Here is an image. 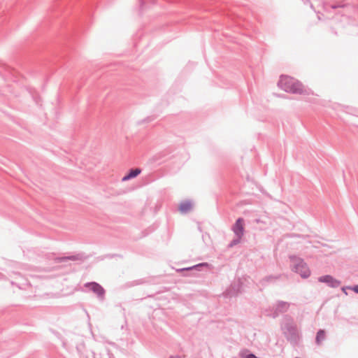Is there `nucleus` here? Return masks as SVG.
I'll return each mask as SVG.
<instances>
[{"mask_svg": "<svg viewBox=\"0 0 358 358\" xmlns=\"http://www.w3.org/2000/svg\"><path fill=\"white\" fill-rule=\"evenodd\" d=\"M280 329L285 338L292 346L296 347L299 345L302 334L292 316L284 315Z\"/></svg>", "mask_w": 358, "mask_h": 358, "instance_id": "nucleus-1", "label": "nucleus"}, {"mask_svg": "<svg viewBox=\"0 0 358 358\" xmlns=\"http://www.w3.org/2000/svg\"><path fill=\"white\" fill-rule=\"evenodd\" d=\"M278 86L286 92L296 94H310V90H306L303 84L292 77L281 76Z\"/></svg>", "mask_w": 358, "mask_h": 358, "instance_id": "nucleus-2", "label": "nucleus"}, {"mask_svg": "<svg viewBox=\"0 0 358 358\" xmlns=\"http://www.w3.org/2000/svg\"><path fill=\"white\" fill-rule=\"evenodd\" d=\"M289 258L294 264L292 268V271L299 274L304 279L308 278L310 275V271L303 259L296 256H290Z\"/></svg>", "mask_w": 358, "mask_h": 358, "instance_id": "nucleus-3", "label": "nucleus"}, {"mask_svg": "<svg viewBox=\"0 0 358 358\" xmlns=\"http://www.w3.org/2000/svg\"><path fill=\"white\" fill-rule=\"evenodd\" d=\"M84 287L96 294L101 299L104 298L105 289L96 282H88L84 285Z\"/></svg>", "mask_w": 358, "mask_h": 358, "instance_id": "nucleus-4", "label": "nucleus"}, {"mask_svg": "<svg viewBox=\"0 0 358 358\" xmlns=\"http://www.w3.org/2000/svg\"><path fill=\"white\" fill-rule=\"evenodd\" d=\"M318 281L320 282L326 283L329 287L337 288L341 285V281L334 278L331 275H324L319 277Z\"/></svg>", "mask_w": 358, "mask_h": 358, "instance_id": "nucleus-5", "label": "nucleus"}, {"mask_svg": "<svg viewBox=\"0 0 358 358\" xmlns=\"http://www.w3.org/2000/svg\"><path fill=\"white\" fill-rule=\"evenodd\" d=\"M232 230L236 237L242 238L244 235V220L242 217H238L235 224L233 225Z\"/></svg>", "mask_w": 358, "mask_h": 358, "instance_id": "nucleus-6", "label": "nucleus"}, {"mask_svg": "<svg viewBox=\"0 0 358 358\" xmlns=\"http://www.w3.org/2000/svg\"><path fill=\"white\" fill-rule=\"evenodd\" d=\"M242 282L238 280L233 282L229 289H227V295L229 297L236 296L241 292Z\"/></svg>", "mask_w": 358, "mask_h": 358, "instance_id": "nucleus-7", "label": "nucleus"}, {"mask_svg": "<svg viewBox=\"0 0 358 358\" xmlns=\"http://www.w3.org/2000/svg\"><path fill=\"white\" fill-rule=\"evenodd\" d=\"M289 307V303L283 301H278L275 311L273 313V317L278 316L280 313H283L287 311Z\"/></svg>", "mask_w": 358, "mask_h": 358, "instance_id": "nucleus-8", "label": "nucleus"}, {"mask_svg": "<svg viewBox=\"0 0 358 358\" xmlns=\"http://www.w3.org/2000/svg\"><path fill=\"white\" fill-rule=\"evenodd\" d=\"M86 257H85L84 254L80 253L75 255H69V256H64L61 257H57V261L58 262H64L68 260L71 261H77V260H83Z\"/></svg>", "mask_w": 358, "mask_h": 358, "instance_id": "nucleus-9", "label": "nucleus"}, {"mask_svg": "<svg viewBox=\"0 0 358 358\" xmlns=\"http://www.w3.org/2000/svg\"><path fill=\"white\" fill-rule=\"evenodd\" d=\"M141 173V169L139 168L131 169L129 170L128 173L124 176L122 178V182H125L131 179L135 178Z\"/></svg>", "mask_w": 358, "mask_h": 358, "instance_id": "nucleus-10", "label": "nucleus"}, {"mask_svg": "<svg viewBox=\"0 0 358 358\" xmlns=\"http://www.w3.org/2000/svg\"><path fill=\"white\" fill-rule=\"evenodd\" d=\"M281 277V275H267L266 277H264V278H262L260 281H259V284L263 286V287H265L266 286L268 283H271V282H275L276 280H278L280 279Z\"/></svg>", "mask_w": 358, "mask_h": 358, "instance_id": "nucleus-11", "label": "nucleus"}, {"mask_svg": "<svg viewBox=\"0 0 358 358\" xmlns=\"http://www.w3.org/2000/svg\"><path fill=\"white\" fill-rule=\"evenodd\" d=\"M192 203L190 201L186 200L180 203L178 209L182 213H187L191 210Z\"/></svg>", "mask_w": 358, "mask_h": 358, "instance_id": "nucleus-12", "label": "nucleus"}, {"mask_svg": "<svg viewBox=\"0 0 358 358\" xmlns=\"http://www.w3.org/2000/svg\"><path fill=\"white\" fill-rule=\"evenodd\" d=\"M208 266V263H200V264H196L193 266L179 269L178 271H192L194 269L199 271L200 270L199 268L203 267V266Z\"/></svg>", "mask_w": 358, "mask_h": 358, "instance_id": "nucleus-13", "label": "nucleus"}, {"mask_svg": "<svg viewBox=\"0 0 358 358\" xmlns=\"http://www.w3.org/2000/svg\"><path fill=\"white\" fill-rule=\"evenodd\" d=\"M325 339V331L323 329H320L316 334L315 342L320 345L322 341Z\"/></svg>", "mask_w": 358, "mask_h": 358, "instance_id": "nucleus-14", "label": "nucleus"}, {"mask_svg": "<svg viewBox=\"0 0 358 358\" xmlns=\"http://www.w3.org/2000/svg\"><path fill=\"white\" fill-rule=\"evenodd\" d=\"M241 238H238V237H236V238L233 239L229 244V245H228L229 248H232V247L236 245L237 244H238L241 242Z\"/></svg>", "mask_w": 358, "mask_h": 358, "instance_id": "nucleus-15", "label": "nucleus"}, {"mask_svg": "<svg viewBox=\"0 0 358 358\" xmlns=\"http://www.w3.org/2000/svg\"><path fill=\"white\" fill-rule=\"evenodd\" d=\"M243 358H258L255 354L246 350L245 355H242Z\"/></svg>", "mask_w": 358, "mask_h": 358, "instance_id": "nucleus-16", "label": "nucleus"}, {"mask_svg": "<svg viewBox=\"0 0 358 358\" xmlns=\"http://www.w3.org/2000/svg\"><path fill=\"white\" fill-rule=\"evenodd\" d=\"M348 289H351L355 292L356 294H358V285H355L353 286H347Z\"/></svg>", "mask_w": 358, "mask_h": 358, "instance_id": "nucleus-17", "label": "nucleus"}, {"mask_svg": "<svg viewBox=\"0 0 358 358\" xmlns=\"http://www.w3.org/2000/svg\"><path fill=\"white\" fill-rule=\"evenodd\" d=\"M169 358H184V357H182L180 355H172L170 356Z\"/></svg>", "mask_w": 358, "mask_h": 358, "instance_id": "nucleus-18", "label": "nucleus"}, {"mask_svg": "<svg viewBox=\"0 0 358 358\" xmlns=\"http://www.w3.org/2000/svg\"><path fill=\"white\" fill-rule=\"evenodd\" d=\"M302 1H303V2L305 4H306V3H310V7H311V8H313V4H312V3H310V0H302Z\"/></svg>", "mask_w": 358, "mask_h": 358, "instance_id": "nucleus-19", "label": "nucleus"}, {"mask_svg": "<svg viewBox=\"0 0 358 358\" xmlns=\"http://www.w3.org/2000/svg\"><path fill=\"white\" fill-rule=\"evenodd\" d=\"M343 6H341V5H336V4H334L331 6V8H334V9H336L338 7H342Z\"/></svg>", "mask_w": 358, "mask_h": 358, "instance_id": "nucleus-20", "label": "nucleus"}, {"mask_svg": "<svg viewBox=\"0 0 358 358\" xmlns=\"http://www.w3.org/2000/svg\"><path fill=\"white\" fill-rule=\"evenodd\" d=\"M348 289V288H347V287H343L341 288V290H342V291L345 293V294H346V295L348 294V293H347V292H346V289Z\"/></svg>", "mask_w": 358, "mask_h": 358, "instance_id": "nucleus-21", "label": "nucleus"}, {"mask_svg": "<svg viewBox=\"0 0 358 358\" xmlns=\"http://www.w3.org/2000/svg\"><path fill=\"white\" fill-rule=\"evenodd\" d=\"M139 2H140V4H141V6H143V0H139Z\"/></svg>", "mask_w": 358, "mask_h": 358, "instance_id": "nucleus-22", "label": "nucleus"}, {"mask_svg": "<svg viewBox=\"0 0 358 358\" xmlns=\"http://www.w3.org/2000/svg\"><path fill=\"white\" fill-rule=\"evenodd\" d=\"M140 283H141L140 282H136V283L133 282V283H132V285H139Z\"/></svg>", "mask_w": 358, "mask_h": 358, "instance_id": "nucleus-23", "label": "nucleus"}, {"mask_svg": "<svg viewBox=\"0 0 358 358\" xmlns=\"http://www.w3.org/2000/svg\"><path fill=\"white\" fill-rule=\"evenodd\" d=\"M295 358H299V357H295Z\"/></svg>", "mask_w": 358, "mask_h": 358, "instance_id": "nucleus-24", "label": "nucleus"}]
</instances>
